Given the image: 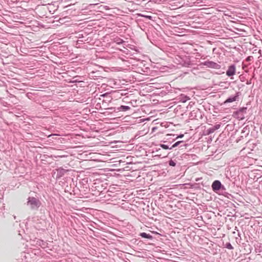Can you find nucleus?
Wrapping results in <instances>:
<instances>
[{"label": "nucleus", "instance_id": "7ed1b4c3", "mask_svg": "<svg viewBox=\"0 0 262 262\" xmlns=\"http://www.w3.org/2000/svg\"><path fill=\"white\" fill-rule=\"evenodd\" d=\"M204 64L209 68L214 69H219L220 68V66L219 64L214 62L210 61H206Z\"/></svg>", "mask_w": 262, "mask_h": 262}, {"label": "nucleus", "instance_id": "f257e3e1", "mask_svg": "<svg viewBox=\"0 0 262 262\" xmlns=\"http://www.w3.org/2000/svg\"><path fill=\"white\" fill-rule=\"evenodd\" d=\"M28 205H30L32 209H37L40 206V202L36 199L31 198L29 199Z\"/></svg>", "mask_w": 262, "mask_h": 262}, {"label": "nucleus", "instance_id": "f03ea898", "mask_svg": "<svg viewBox=\"0 0 262 262\" xmlns=\"http://www.w3.org/2000/svg\"><path fill=\"white\" fill-rule=\"evenodd\" d=\"M236 68L234 65H232L229 67L227 71H226V74L229 77L233 76L235 74Z\"/></svg>", "mask_w": 262, "mask_h": 262}, {"label": "nucleus", "instance_id": "1a4fd4ad", "mask_svg": "<svg viewBox=\"0 0 262 262\" xmlns=\"http://www.w3.org/2000/svg\"><path fill=\"white\" fill-rule=\"evenodd\" d=\"M161 147L164 149H168V146L166 145H165V144H162L161 145Z\"/></svg>", "mask_w": 262, "mask_h": 262}, {"label": "nucleus", "instance_id": "20e7f679", "mask_svg": "<svg viewBox=\"0 0 262 262\" xmlns=\"http://www.w3.org/2000/svg\"><path fill=\"white\" fill-rule=\"evenodd\" d=\"M221 183L219 181L216 180L213 182L212 184V188L213 191H216L221 189Z\"/></svg>", "mask_w": 262, "mask_h": 262}, {"label": "nucleus", "instance_id": "f8f14e48", "mask_svg": "<svg viewBox=\"0 0 262 262\" xmlns=\"http://www.w3.org/2000/svg\"><path fill=\"white\" fill-rule=\"evenodd\" d=\"M183 135H181L180 136H179L178 137L179 138H182L183 137Z\"/></svg>", "mask_w": 262, "mask_h": 262}, {"label": "nucleus", "instance_id": "6e6552de", "mask_svg": "<svg viewBox=\"0 0 262 262\" xmlns=\"http://www.w3.org/2000/svg\"><path fill=\"white\" fill-rule=\"evenodd\" d=\"M181 142V141H178L176 143H175L172 146V147H177L180 143Z\"/></svg>", "mask_w": 262, "mask_h": 262}, {"label": "nucleus", "instance_id": "9d476101", "mask_svg": "<svg viewBox=\"0 0 262 262\" xmlns=\"http://www.w3.org/2000/svg\"><path fill=\"white\" fill-rule=\"evenodd\" d=\"M228 249H233V247L232 246H231V245L230 244H228V245H227V247Z\"/></svg>", "mask_w": 262, "mask_h": 262}, {"label": "nucleus", "instance_id": "39448f33", "mask_svg": "<svg viewBox=\"0 0 262 262\" xmlns=\"http://www.w3.org/2000/svg\"><path fill=\"white\" fill-rule=\"evenodd\" d=\"M237 97H238V95H236L233 97L229 98L224 102V103H230V102H232L233 101H235L237 100Z\"/></svg>", "mask_w": 262, "mask_h": 262}, {"label": "nucleus", "instance_id": "0eeeda50", "mask_svg": "<svg viewBox=\"0 0 262 262\" xmlns=\"http://www.w3.org/2000/svg\"><path fill=\"white\" fill-rule=\"evenodd\" d=\"M169 164L171 166H174L176 165V163L173 161L170 160L169 161Z\"/></svg>", "mask_w": 262, "mask_h": 262}, {"label": "nucleus", "instance_id": "9b49d317", "mask_svg": "<svg viewBox=\"0 0 262 262\" xmlns=\"http://www.w3.org/2000/svg\"><path fill=\"white\" fill-rule=\"evenodd\" d=\"M142 16H143V17H147L149 19H151V17L150 16H147V15H141Z\"/></svg>", "mask_w": 262, "mask_h": 262}, {"label": "nucleus", "instance_id": "423d86ee", "mask_svg": "<svg viewBox=\"0 0 262 262\" xmlns=\"http://www.w3.org/2000/svg\"><path fill=\"white\" fill-rule=\"evenodd\" d=\"M140 235L143 238H146L148 239H151L152 236L150 235L149 234H147L145 232H142L140 234Z\"/></svg>", "mask_w": 262, "mask_h": 262}]
</instances>
